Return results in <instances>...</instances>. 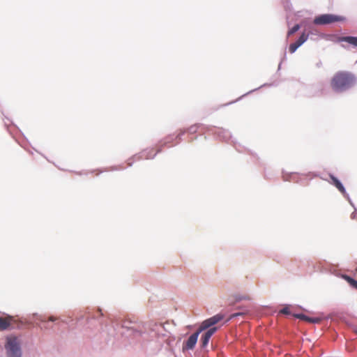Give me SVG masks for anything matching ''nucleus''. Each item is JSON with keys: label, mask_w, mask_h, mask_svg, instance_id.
Returning <instances> with one entry per match:
<instances>
[{"label": "nucleus", "mask_w": 357, "mask_h": 357, "mask_svg": "<svg viewBox=\"0 0 357 357\" xmlns=\"http://www.w3.org/2000/svg\"><path fill=\"white\" fill-rule=\"evenodd\" d=\"M294 317L298 318V319L306 321L307 322H310V319H311V317H307L306 315H305L303 314H295Z\"/></svg>", "instance_id": "4468645a"}, {"label": "nucleus", "mask_w": 357, "mask_h": 357, "mask_svg": "<svg viewBox=\"0 0 357 357\" xmlns=\"http://www.w3.org/2000/svg\"><path fill=\"white\" fill-rule=\"evenodd\" d=\"M280 313H282V314H290V311H289V307H284L283 309H282L280 311Z\"/></svg>", "instance_id": "2eb2a0df"}, {"label": "nucleus", "mask_w": 357, "mask_h": 357, "mask_svg": "<svg viewBox=\"0 0 357 357\" xmlns=\"http://www.w3.org/2000/svg\"><path fill=\"white\" fill-rule=\"evenodd\" d=\"M299 29L300 26L298 24H296L287 32V36L289 37L290 36L293 35L294 33L298 31Z\"/></svg>", "instance_id": "ddd939ff"}, {"label": "nucleus", "mask_w": 357, "mask_h": 357, "mask_svg": "<svg viewBox=\"0 0 357 357\" xmlns=\"http://www.w3.org/2000/svg\"><path fill=\"white\" fill-rule=\"evenodd\" d=\"M343 278L347 281V282L354 289H357V281L351 278L348 275H344Z\"/></svg>", "instance_id": "f8f14e48"}, {"label": "nucleus", "mask_w": 357, "mask_h": 357, "mask_svg": "<svg viewBox=\"0 0 357 357\" xmlns=\"http://www.w3.org/2000/svg\"><path fill=\"white\" fill-rule=\"evenodd\" d=\"M5 348L8 357H22L21 349L17 337H8Z\"/></svg>", "instance_id": "f03ea898"}, {"label": "nucleus", "mask_w": 357, "mask_h": 357, "mask_svg": "<svg viewBox=\"0 0 357 357\" xmlns=\"http://www.w3.org/2000/svg\"><path fill=\"white\" fill-rule=\"evenodd\" d=\"M240 314H241L240 313H235V314H231V315L230 316V317H229V319H232V318H234V317H237V316H238V315H240Z\"/></svg>", "instance_id": "f3484780"}, {"label": "nucleus", "mask_w": 357, "mask_h": 357, "mask_svg": "<svg viewBox=\"0 0 357 357\" xmlns=\"http://www.w3.org/2000/svg\"><path fill=\"white\" fill-rule=\"evenodd\" d=\"M321 321V319L320 318H318V317L312 318V317H311V319H310V323L318 324V323H319Z\"/></svg>", "instance_id": "dca6fc26"}, {"label": "nucleus", "mask_w": 357, "mask_h": 357, "mask_svg": "<svg viewBox=\"0 0 357 357\" xmlns=\"http://www.w3.org/2000/svg\"><path fill=\"white\" fill-rule=\"evenodd\" d=\"M13 321V318L11 317H0V331H5L8 329Z\"/></svg>", "instance_id": "6e6552de"}, {"label": "nucleus", "mask_w": 357, "mask_h": 357, "mask_svg": "<svg viewBox=\"0 0 357 357\" xmlns=\"http://www.w3.org/2000/svg\"><path fill=\"white\" fill-rule=\"evenodd\" d=\"M340 41L347 42L355 47H357V37L344 36L340 38Z\"/></svg>", "instance_id": "9d476101"}, {"label": "nucleus", "mask_w": 357, "mask_h": 357, "mask_svg": "<svg viewBox=\"0 0 357 357\" xmlns=\"http://www.w3.org/2000/svg\"><path fill=\"white\" fill-rule=\"evenodd\" d=\"M202 331H199V329L197 332H195V333L192 334L189 337L188 340L186 341L185 345L183 346V349H193L194 347L195 346L196 343H197L199 334Z\"/></svg>", "instance_id": "423d86ee"}, {"label": "nucleus", "mask_w": 357, "mask_h": 357, "mask_svg": "<svg viewBox=\"0 0 357 357\" xmlns=\"http://www.w3.org/2000/svg\"><path fill=\"white\" fill-rule=\"evenodd\" d=\"M345 18L342 16L333 15V14H324L321 15L314 20L315 24H328L337 22H343Z\"/></svg>", "instance_id": "7ed1b4c3"}, {"label": "nucleus", "mask_w": 357, "mask_h": 357, "mask_svg": "<svg viewBox=\"0 0 357 357\" xmlns=\"http://www.w3.org/2000/svg\"><path fill=\"white\" fill-rule=\"evenodd\" d=\"M330 178L331 179V183L334 185L340 192H341L342 194H345L346 190L341 182L332 174H330Z\"/></svg>", "instance_id": "1a4fd4ad"}, {"label": "nucleus", "mask_w": 357, "mask_h": 357, "mask_svg": "<svg viewBox=\"0 0 357 357\" xmlns=\"http://www.w3.org/2000/svg\"><path fill=\"white\" fill-rule=\"evenodd\" d=\"M123 326L126 328H128L129 329H132V330L137 331L139 333H142L144 331V326L142 324H137V326H132L124 325Z\"/></svg>", "instance_id": "9b49d317"}, {"label": "nucleus", "mask_w": 357, "mask_h": 357, "mask_svg": "<svg viewBox=\"0 0 357 357\" xmlns=\"http://www.w3.org/2000/svg\"><path fill=\"white\" fill-rule=\"evenodd\" d=\"M356 82V78L351 73L338 71L331 78L330 86L334 92L342 93L353 87Z\"/></svg>", "instance_id": "f257e3e1"}, {"label": "nucleus", "mask_w": 357, "mask_h": 357, "mask_svg": "<svg viewBox=\"0 0 357 357\" xmlns=\"http://www.w3.org/2000/svg\"><path fill=\"white\" fill-rule=\"evenodd\" d=\"M224 316L221 314H218L209 319H206L204 321L199 327V331H204L211 326L216 324L219 321H220L223 319Z\"/></svg>", "instance_id": "20e7f679"}, {"label": "nucleus", "mask_w": 357, "mask_h": 357, "mask_svg": "<svg viewBox=\"0 0 357 357\" xmlns=\"http://www.w3.org/2000/svg\"><path fill=\"white\" fill-rule=\"evenodd\" d=\"M308 36H309L308 34H307L305 33H303L301 35V36L299 37V38L295 43H291L289 45V52L291 54L295 52L296 50L307 40Z\"/></svg>", "instance_id": "39448f33"}, {"label": "nucleus", "mask_w": 357, "mask_h": 357, "mask_svg": "<svg viewBox=\"0 0 357 357\" xmlns=\"http://www.w3.org/2000/svg\"><path fill=\"white\" fill-rule=\"evenodd\" d=\"M216 331H217L216 327L211 328L202 335V339H201L202 347H205L207 346L210 338L215 333V332Z\"/></svg>", "instance_id": "0eeeda50"}, {"label": "nucleus", "mask_w": 357, "mask_h": 357, "mask_svg": "<svg viewBox=\"0 0 357 357\" xmlns=\"http://www.w3.org/2000/svg\"><path fill=\"white\" fill-rule=\"evenodd\" d=\"M55 319H55V318H54L53 317H50L49 318V320H50V321H54Z\"/></svg>", "instance_id": "a211bd4d"}]
</instances>
